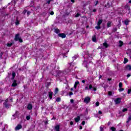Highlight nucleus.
Wrapping results in <instances>:
<instances>
[{
  "label": "nucleus",
  "mask_w": 131,
  "mask_h": 131,
  "mask_svg": "<svg viewBox=\"0 0 131 131\" xmlns=\"http://www.w3.org/2000/svg\"><path fill=\"white\" fill-rule=\"evenodd\" d=\"M90 101H91V98L89 97H85V99H84V102L86 104H89Z\"/></svg>",
  "instance_id": "obj_1"
},
{
  "label": "nucleus",
  "mask_w": 131,
  "mask_h": 131,
  "mask_svg": "<svg viewBox=\"0 0 131 131\" xmlns=\"http://www.w3.org/2000/svg\"><path fill=\"white\" fill-rule=\"evenodd\" d=\"M114 102L115 104H120V102H121V98H116V99H115Z\"/></svg>",
  "instance_id": "obj_2"
},
{
  "label": "nucleus",
  "mask_w": 131,
  "mask_h": 131,
  "mask_svg": "<svg viewBox=\"0 0 131 131\" xmlns=\"http://www.w3.org/2000/svg\"><path fill=\"white\" fill-rule=\"evenodd\" d=\"M22 128V125L18 124L15 127V130H19V129H21Z\"/></svg>",
  "instance_id": "obj_3"
},
{
  "label": "nucleus",
  "mask_w": 131,
  "mask_h": 131,
  "mask_svg": "<svg viewBox=\"0 0 131 131\" xmlns=\"http://www.w3.org/2000/svg\"><path fill=\"white\" fill-rule=\"evenodd\" d=\"M58 36H59V37H61L62 38H65V37H66V34L64 33L58 34Z\"/></svg>",
  "instance_id": "obj_4"
},
{
  "label": "nucleus",
  "mask_w": 131,
  "mask_h": 131,
  "mask_svg": "<svg viewBox=\"0 0 131 131\" xmlns=\"http://www.w3.org/2000/svg\"><path fill=\"white\" fill-rule=\"evenodd\" d=\"M20 38V35L19 34H17L15 35V37L14 38V40L16 41H18V40Z\"/></svg>",
  "instance_id": "obj_5"
},
{
  "label": "nucleus",
  "mask_w": 131,
  "mask_h": 131,
  "mask_svg": "<svg viewBox=\"0 0 131 131\" xmlns=\"http://www.w3.org/2000/svg\"><path fill=\"white\" fill-rule=\"evenodd\" d=\"M27 109H28V110H31V109H32V104L30 103L28 104L27 107Z\"/></svg>",
  "instance_id": "obj_6"
},
{
  "label": "nucleus",
  "mask_w": 131,
  "mask_h": 131,
  "mask_svg": "<svg viewBox=\"0 0 131 131\" xmlns=\"http://www.w3.org/2000/svg\"><path fill=\"white\" fill-rule=\"evenodd\" d=\"M17 80H13V82L12 83V84L11 85V86H17Z\"/></svg>",
  "instance_id": "obj_7"
},
{
  "label": "nucleus",
  "mask_w": 131,
  "mask_h": 131,
  "mask_svg": "<svg viewBox=\"0 0 131 131\" xmlns=\"http://www.w3.org/2000/svg\"><path fill=\"white\" fill-rule=\"evenodd\" d=\"M54 128L56 131H60V125H57Z\"/></svg>",
  "instance_id": "obj_8"
},
{
  "label": "nucleus",
  "mask_w": 131,
  "mask_h": 131,
  "mask_svg": "<svg viewBox=\"0 0 131 131\" xmlns=\"http://www.w3.org/2000/svg\"><path fill=\"white\" fill-rule=\"evenodd\" d=\"M80 120V117L77 116L76 118H75V122H78Z\"/></svg>",
  "instance_id": "obj_9"
},
{
  "label": "nucleus",
  "mask_w": 131,
  "mask_h": 131,
  "mask_svg": "<svg viewBox=\"0 0 131 131\" xmlns=\"http://www.w3.org/2000/svg\"><path fill=\"white\" fill-rule=\"evenodd\" d=\"M92 40L94 42H97V38L96 37V36L94 35V36H93L92 37Z\"/></svg>",
  "instance_id": "obj_10"
},
{
  "label": "nucleus",
  "mask_w": 131,
  "mask_h": 131,
  "mask_svg": "<svg viewBox=\"0 0 131 131\" xmlns=\"http://www.w3.org/2000/svg\"><path fill=\"white\" fill-rule=\"evenodd\" d=\"M102 23H103V20L99 19L98 20V24H97L98 26H100V25H101V24H102Z\"/></svg>",
  "instance_id": "obj_11"
},
{
  "label": "nucleus",
  "mask_w": 131,
  "mask_h": 131,
  "mask_svg": "<svg viewBox=\"0 0 131 131\" xmlns=\"http://www.w3.org/2000/svg\"><path fill=\"white\" fill-rule=\"evenodd\" d=\"M49 97L50 99H52V98H53V92H49Z\"/></svg>",
  "instance_id": "obj_12"
},
{
  "label": "nucleus",
  "mask_w": 131,
  "mask_h": 131,
  "mask_svg": "<svg viewBox=\"0 0 131 131\" xmlns=\"http://www.w3.org/2000/svg\"><path fill=\"white\" fill-rule=\"evenodd\" d=\"M77 84H79V82H78V81H77L75 82V84L74 85V89H76V87L77 86Z\"/></svg>",
  "instance_id": "obj_13"
},
{
  "label": "nucleus",
  "mask_w": 131,
  "mask_h": 131,
  "mask_svg": "<svg viewBox=\"0 0 131 131\" xmlns=\"http://www.w3.org/2000/svg\"><path fill=\"white\" fill-rule=\"evenodd\" d=\"M7 103H8V99H6L5 100V103H4V104L5 107H6V108H8V107H9V106H8V104H7Z\"/></svg>",
  "instance_id": "obj_14"
},
{
  "label": "nucleus",
  "mask_w": 131,
  "mask_h": 131,
  "mask_svg": "<svg viewBox=\"0 0 131 131\" xmlns=\"http://www.w3.org/2000/svg\"><path fill=\"white\" fill-rule=\"evenodd\" d=\"M126 70H129V71H130V70H131V66H127L126 67Z\"/></svg>",
  "instance_id": "obj_15"
},
{
  "label": "nucleus",
  "mask_w": 131,
  "mask_h": 131,
  "mask_svg": "<svg viewBox=\"0 0 131 131\" xmlns=\"http://www.w3.org/2000/svg\"><path fill=\"white\" fill-rule=\"evenodd\" d=\"M55 33H60V30L58 29H55Z\"/></svg>",
  "instance_id": "obj_16"
},
{
  "label": "nucleus",
  "mask_w": 131,
  "mask_h": 131,
  "mask_svg": "<svg viewBox=\"0 0 131 131\" xmlns=\"http://www.w3.org/2000/svg\"><path fill=\"white\" fill-rule=\"evenodd\" d=\"M127 62H128V59L125 58L124 59V64H126V63H127Z\"/></svg>",
  "instance_id": "obj_17"
},
{
  "label": "nucleus",
  "mask_w": 131,
  "mask_h": 131,
  "mask_svg": "<svg viewBox=\"0 0 131 131\" xmlns=\"http://www.w3.org/2000/svg\"><path fill=\"white\" fill-rule=\"evenodd\" d=\"M111 21H108L107 23V27H111V24H112Z\"/></svg>",
  "instance_id": "obj_18"
},
{
  "label": "nucleus",
  "mask_w": 131,
  "mask_h": 131,
  "mask_svg": "<svg viewBox=\"0 0 131 131\" xmlns=\"http://www.w3.org/2000/svg\"><path fill=\"white\" fill-rule=\"evenodd\" d=\"M129 21L128 20H126L124 21V24L125 25H128V23Z\"/></svg>",
  "instance_id": "obj_19"
},
{
  "label": "nucleus",
  "mask_w": 131,
  "mask_h": 131,
  "mask_svg": "<svg viewBox=\"0 0 131 131\" xmlns=\"http://www.w3.org/2000/svg\"><path fill=\"white\" fill-rule=\"evenodd\" d=\"M13 46V43H7V47H12Z\"/></svg>",
  "instance_id": "obj_20"
},
{
  "label": "nucleus",
  "mask_w": 131,
  "mask_h": 131,
  "mask_svg": "<svg viewBox=\"0 0 131 131\" xmlns=\"http://www.w3.org/2000/svg\"><path fill=\"white\" fill-rule=\"evenodd\" d=\"M15 76H16V73L15 72L12 73V79L15 78Z\"/></svg>",
  "instance_id": "obj_21"
},
{
  "label": "nucleus",
  "mask_w": 131,
  "mask_h": 131,
  "mask_svg": "<svg viewBox=\"0 0 131 131\" xmlns=\"http://www.w3.org/2000/svg\"><path fill=\"white\" fill-rule=\"evenodd\" d=\"M123 91H124V89L123 88H119V92H123Z\"/></svg>",
  "instance_id": "obj_22"
},
{
  "label": "nucleus",
  "mask_w": 131,
  "mask_h": 131,
  "mask_svg": "<svg viewBox=\"0 0 131 131\" xmlns=\"http://www.w3.org/2000/svg\"><path fill=\"white\" fill-rule=\"evenodd\" d=\"M58 92H59V89L58 88H56L55 90V94H58Z\"/></svg>",
  "instance_id": "obj_23"
},
{
  "label": "nucleus",
  "mask_w": 131,
  "mask_h": 131,
  "mask_svg": "<svg viewBox=\"0 0 131 131\" xmlns=\"http://www.w3.org/2000/svg\"><path fill=\"white\" fill-rule=\"evenodd\" d=\"M111 130H112V131H115V130H116V128L115 127H112L111 128Z\"/></svg>",
  "instance_id": "obj_24"
},
{
  "label": "nucleus",
  "mask_w": 131,
  "mask_h": 131,
  "mask_svg": "<svg viewBox=\"0 0 131 131\" xmlns=\"http://www.w3.org/2000/svg\"><path fill=\"white\" fill-rule=\"evenodd\" d=\"M103 46L104 47H105V48H108V44L106 42L103 43Z\"/></svg>",
  "instance_id": "obj_25"
},
{
  "label": "nucleus",
  "mask_w": 131,
  "mask_h": 131,
  "mask_svg": "<svg viewBox=\"0 0 131 131\" xmlns=\"http://www.w3.org/2000/svg\"><path fill=\"white\" fill-rule=\"evenodd\" d=\"M119 43H120L119 47H122V41L121 40L119 41Z\"/></svg>",
  "instance_id": "obj_26"
},
{
  "label": "nucleus",
  "mask_w": 131,
  "mask_h": 131,
  "mask_svg": "<svg viewBox=\"0 0 131 131\" xmlns=\"http://www.w3.org/2000/svg\"><path fill=\"white\" fill-rule=\"evenodd\" d=\"M119 88H122V82H120L119 83Z\"/></svg>",
  "instance_id": "obj_27"
},
{
  "label": "nucleus",
  "mask_w": 131,
  "mask_h": 131,
  "mask_svg": "<svg viewBox=\"0 0 131 131\" xmlns=\"http://www.w3.org/2000/svg\"><path fill=\"white\" fill-rule=\"evenodd\" d=\"M95 28L96 29H98L99 30V29H101V27H100V26H98L96 27Z\"/></svg>",
  "instance_id": "obj_28"
},
{
  "label": "nucleus",
  "mask_w": 131,
  "mask_h": 131,
  "mask_svg": "<svg viewBox=\"0 0 131 131\" xmlns=\"http://www.w3.org/2000/svg\"><path fill=\"white\" fill-rule=\"evenodd\" d=\"M79 16H80V14H79V13H77V14L75 15V17L76 18H77V17H79Z\"/></svg>",
  "instance_id": "obj_29"
},
{
  "label": "nucleus",
  "mask_w": 131,
  "mask_h": 131,
  "mask_svg": "<svg viewBox=\"0 0 131 131\" xmlns=\"http://www.w3.org/2000/svg\"><path fill=\"white\" fill-rule=\"evenodd\" d=\"M108 96H112V92L109 91L108 93Z\"/></svg>",
  "instance_id": "obj_30"
},
{
  "label": "nucleus",
  "mask_w": 131,
  "mask_h": 131,
  "mask_svg": "<svg viewBox=\"0 0 131 131\" xmlns=\"http://www.w3.org/2000/svg\"><path fill=\"white\" fill-rule=\"evenodd\" d=\"M26 119L27 120H29V119H30V116H27L26 117Z\"/></svg>",
  "instance_id": "obj_31"
},
{
  "label": "nucleus",
  "mask_w": 131,
  "mask_h": 131,
  "mask_svg": "<svg viewBox=\"0 0 131 131\" xmlns=\"http://www.w3.org/2000/svg\"><path fill=\"white\" fill-rule=\"evenodd\" d=\"M60 101H61V98H57L56 99V102H60Z\"/></svg>",
  "instance_id": "obj_32"
},
{
  "label": "nucleus",
  "mask_w": 131,
  "mask_h": 131,
  "mask_svg": "<svg viewBox=\"0 0 131 131\" xmlns=\"http://www.w3.org/2000/svg\"><path fill=\"white\" fill-rule=\"evenodd\" d=\"M92 89H93V85L92 84L89 85V89L92 90Z\"/></svg>",
  "instance_id": "obj_33"
},
{
  "label": "nucleus",
  "mask_w": 131,
  "mask_h": 131,
  "mask_svg": "<svg viewBox=\"0 0 131 131\" xmlns=\"http://www.w3.org/2000/svg\"><path fill=\"white\" fill-rule=\"evenodd\" d=\"M100 105V103L99 102V101H97L96 103V105L97 107H98V106H99Z\"/></svg>",
  "instance_id": "obj_34"
},
{
  "label": "nucleus",
  "mask_w": 131,
  "mask_h": 131,
  "mask_svg": "<svg viewBox=\"0 0 131 131\" xmlns=\"http://www.w3.org/2000/svg\"><path fill=\"white\" fill-rule=\"evenodd\" d=\"M18 40H19V42H23V40L21 38H19Z\"/></svg>",
  "instance_id": "obj_35"
},
{
  "label": "nucleus",
  "mask_w": 131,
  "mask_h": 131,
  "mask_svg": "<svg viewBox=\"0 0 131 131\" xmlns=\"http://www.w3.org/2000/svg\"><path fill=\"white\" fill-rule=\"evenodd\" d=\"M104 128L102 126L100 127V131H103Z\"/></svg>",
  "instance_id": "obj_36"
},
{
  "label": "nucleus",
  "mask_w": 131,
  "mask_h": 131,
  "mask_svg": "<svg viewBox=\"0 0 131 131\" xmlns=\"http://www.w3.org/2000/svg\"><path fill=\"white\" fill-rule=\"evenodd\" d=\"M73 93H72V92H70L69 94V96H73Z\"/></svg>",
  "instance_id": "obj_37"
},
{
  "label": "nucleus",
  "mask_w": 131,
  "mask_h": 131,
  "mask_svg": "<svg viewBox=\"0 0 131 131\" xmlns=\"http://www.w3.org/2000/svg\"><path fill=\"white\" fill-rule=\"evenodd\" d=\"M126 111H127V108H124L122 110V112H125Z\"/></svg>",
  "instance_id": "obj_38"
},
{
  "label": "nucleus",
  "mask_w": 131,
  "mask_h": 131,
  "mask_svg": "<svg viewBox=\"0 0 131 131\" xmlns=\"http://www.w3.org/2000/svg\"><path fill=\"white\" fill-rule=\"evenodd\" d=\"M15 24L16 25H19V21L18 20H17L16 22H15Z\"/></svg>",
  "instance_id": "obj_39"
},
{
  "label": "nucleus",
  "mask_w": 131,
  "mask_h": 131,
  "mask_svg": "<svg viewBox=\"0 0 131 131\" xmlns=\"http://www.w3.org/2000/svg\"><path fill=\"white\" fill-rule=\"evenodd\" d=\"M84 124H85V121H83L82 122V125H84Z\"/></svg>",
  "instance_id": "obj_40"
},
{
  "label": "nucleus",
  "mask_w": 131,
  "mask_h": 131,
  "mask_svg": "<svg viewBox=\"0 0 131 131\" xmlns=\"http://www.w3.org/2000/svg\"><path fill=\"white\" fill-rule=\"evenodd\" d=\"M113 31H114V32H116V31H117V29L114 28V29H113Z\"/></svg>",
  "instance_id": "obj_41"
},
{
  "label": "nucleus",
  "mask_w": 131,
  "mask_h": 131,
  "mask_svg": "<svg viewBox=\"0 0 131 131\" xmlns=\"http://www.w3.org/2000/svg\"><path fill=\"white\" fill-rule=\"evenodd\" d=\"M127 77L128 78V77H130V74H128L127 75Z\"/></svg>",
  "instance_id": "obj_42"
},
{
  "label": "nucleus",
  "mask_w": 131,
  "mask_h": 131,
  "mask_svg": "<svg viewBox=\"0 0 131 131\" xmlns=\"http://www.w3.org/2000/svg\"><path fill=\"white\" fill-rule=\"evenodd\" d=\"M70 102L71 103H73L74 102V100L73 99H71Z\"/></svg>",
  "instance_id": "obj_43"
},
{
  "label": "nucleus",
  "mask_w": 131,
  "mask_h": 131,
  "mask_svg": "<svg viewBox=\"0 0 131 131\" xmlns=\"http://www.w3.org/2000/svg\"><path fill=\"white\" fill-rule=\"evenodd\" d=\"M47 4H48V5H50L51 4V1L48 0L47 2Z\"/></svg>",
  "instance_id": "obj_44"
},
{
  "label": "nucleus",
  "mask_w": 131,
  "mask_h": 131,
  "mask_svg": "<svg viewBox=\"0 0 131 131\" xmlns=\"http://www.w3.org/2000/svg\"><path fill=\"white\" fill-rule=\"evenodd\" d=\"M98 4H99V1H96L95 6H97V5H98Z\"/></svg>",
  "instance_id": "obj_45"
},
{
  "label": "nucleus",
  "mask_w": 131,
  "mask_h": 131,
  "mask_svg": "<svg viewBox=\"0 0 131 131\" xmlns=\"http://www.w3.org/2000/svg\"><path fill=\"white\" fill-rule=\"evenodd\" d=\"M70 125H73V122L71 121V122H70Z\"/></svg>",
  "instance_id": "obj_46"
},
{
  "label": "nucleus",
  "mask_w": 131,
  "mask_h": 131,
  "mask_svg": "<svg viewBox=\"0 0 131 131\" xmlns=\"http://www.w3.org/2000/svg\"><path fill=\"white\" fill-rule=\"evenodd\" d=\"M98 113H99V114H102V111H99V112H98Z\"/></svg>",
  "instance_id": "obj_47"
},
{
  "label": "nucleus",
  "mask_w": 131,
  "mask_h": 131,
  "mask_svg": "<svg viewBox=\"0 0 131 131\" xmlns=\"http://www.w3.org/2000/svg\"><path fill=\"white\" fill-rule=\"evenodd\" d=\"M54 14V12L52 11L50 13V15H53Z\"/></svg>",
  "instance_id": "obj_48"
},
{
  "label": "nucleus",
  "mask_w": 131,
  "mask_h": 131,
  "mask_svg": "<svg viewBox=\"0 0 131 131\" xmlns=\"http://www.w3.org/2000/svg\"><path fill=\"white\" fill-rule=\"evenodd\" d=\"M85 90H89V87H88V86L85 87Z\"/></svg>",
  "instance_id": "obj_49"
},
{
  "label": "nucleus",
  "mask_w": 131,
  "mask_h": 131,
  "mask_svg": "<svg viewBox=\"0 0 131 131\" xmlns=\"http://www.w3.org/2000/svg\"><path fill=\"white\" fill-rule=\"evenodd\" d=\"M27 14L28 15H30V11H28L27 12Z\"/></svg>",
  "instance_id": "obj_50"
},
{
  "label": "nucleus",
  "mask_w": 131,
  "mask_h": 131,
  "mask_svg": "<svg viewBox=\"0 0 131 131\" xmlns=\"http://www.w3.org/2000/svg\"><path fill=\"white\" fill-rule=\"evenodd\" d=\"M82 83H84L85 82V80H82Z\"/></svg>",
  "instance_id": "obj_51"
},
{
  "label": "nucleus",
  "mask_w": 131,
  "mask_h": 131,
  "mask_svg": "<svg viewBox=\"0 0 131 131\" xmlns=\"http://www.w3.org/2000/svg\"><path fill=\"white\" fill-rule=\"evenodd\" d=\"M93 91H97V89L95 88H93Z\"/></svg>",
  "instance_id": "obj_52"
},
{
  "label": "nucleus",
  "mask_w": 131,
  "mask_h": 131,
  "mask_svg": "<svg viewBox=\"0 0 131 131\" xmlns=\"http://www.w3.org/2000/svg\"><path fill=\"white\" fill-rule=\"evenodd\" d=\"M107 124H108V125H110V124H111V122H108L107 123Z\"/></svg>",
  "instance_id": "obj_53"
},
{
  "label": "nucleus",
  "mask_w": 131,
  "mask_h": 131,
  "mask_svg": "<svg viewBox=\"0 0 131 131\" xmlns=\"http://www.w3.org/2000/svg\"><path fill=\"white\" fill-rule=\"evenodd\" d=\"M71 2L72 3H74L75 0H71Z\"/></svg>",
  "instance_id": "obj_54"
},
{
  "label": "nucleus",
  "mask_w": 131,
  "mask_h": 131,
  "mask_svg": "<svg viewBox=\"0 0 131 131\" xmlns=\"http://www.w3.org/2000/svg\"><path fill=\"white\" fill-rule=\"evenodd\" d=\"M107 80H108V81H110L111 80H112V79L108 78V79H107Z\"/></svg>",
  "instance_id": "obj_55"
},
{
  "label": "nucleus",
  "mask_w": 131,
  "mask_h": 131,
  "mask_svg": "<svg viewBox=\"0 0 131 131\" xmlns=\"http://www.w3.org/2000/svg\"><path fill=\"white\" fill-rule=\"evenodd\" d=\"M128 119H129V120H131V116H130L129 117Z\"/></svg>",
  "instance_id": "obj_56"
},
{
  "label": "nucleus",
  "mask_w": 131,
  "mask_h": 131,
  "mask_svg": "<svg viewBox=\"0 0 131 131\" xmlns=\"http://www.w3.org/2000/svg\"><path fill=\"white\" fill-rule=\"evenodd\" d=\"M79 129H82V126H80Z\"/></svg>",
  "instance_id": "obj_57"
},
{
  "label": "nucleus",
  "mask_w": 131,
  "mask_h": 131,
  "mask_svg": "<svg viewBox=\"0 0 131 131\" xmlns=\"http://www.w3.org/2000/svg\"><path fill=\"white\" fill-rule=\"evenodd\" d=\"M125 7H126V8H128V5L127 4H126Z\"/></svg>",
  "instance_id": "obj_58"
},
{
  "label": "nucleus",
  "mask_w": 131,
  "mask_h": 131,
  "mask_svg": "<svg viewBox=\"0 0 131 131\" xmlns=\"http://www.w3.org/2000/svg\"><path fill=\"white\" fill-rule=\"evenodd\" d=\"M96 11H97L96 9H94V10H93V12H96Z\"/></svg>",
  "instance_id": "obj_59"
},
{
  "label": "nucleus",
  "mask_w": 131,
  "mask_h": 131,
  "mask_svg": "<svg viewBox=\"0 0 131 131\" xmlns=\"http://www.w3.org/2000/svg\"><path fill=\"white\" fill-rule=\"evenodd\" d=\"M129 120H129V119L128 118V120L127 121V123L129 122Z\"/></svg>",
  "instance_id": "obj_60"
},
{
  "label": "nucleus",
  "mask_w": 131,
  "mask_h": 131,
  "mask_svg": "<svg viewBox=\"0 0 131 131\" xmlns=\"http://www.w3.org/2000/svg\"><path fill=\"white\" fill-rule=\"evenodd\" d=\"M129 4H131V1H129L128 2Z\"/></svg>",
  "instance_id": "obj_61"
},
{
  "label": "nucleus",
  "mask_w": 131,
  "mask_h": 131,
  "mask_svg": "<svg viewBox=\"0 0 131 131\" xmlns=\"http://www.w3.org/2000/svg\"><path fill=\"white\" fill-rule=\"evenodd\" d=\"M71 91H73V88H71Z\"/></svg>",
  "instance_id": "obj_62"
},
{
  "label": "nucleus",
  "mask_w": 131,
  "mask_h": 131,
  "mask_svg": "<svg viewBox=\"0 0 131 131\" xmlns=\"http://www.w3.org/2000/svg\"><path fill=\"white\" fill-rule=\"evenodd\" d=\"M73 59H76V58H75V57H73Z\"/></svg>",
  "instance_id": "obj_63"
},
{
  "label": "nucleus",
  "mask_w": 131,
  "mask_h": 131,
  "mask_svg": "<svg viewBox=\"0 0 131 131\" xmlns=\"http://www.w3.org/2000/svg\"><path fill=\"white\" fill-rule=\"evenodd\" d=\"M119 131H124L123 130H119Z\"/></svg>",
  "instance_id": "obj_64"
}]
</instances>
